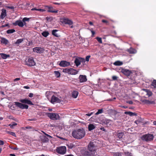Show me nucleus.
Segmentation results:
<instances>
[{
    "instance_id": "f257e3e1",
    "label": "nucleus",
    "mask_w": 156,
    "mask_h": 156,
    "mask_svg": "<svg viewBox=\"0 0 156 156\" xmlns=\"http://www.w3.org/2000/svg\"><path fill=\"white\" fill-rule=\"evenodd\" d=\"M72 135L75 138L80 139L85 136V132L83 129H79L73 131L72 132Z\"/></svg>"
},
{
    "instance_id": "f03ea898",
    "label": "nucleus",
    "mask_w": 156,
    "mask_h": 156,
    "mask_svg": "<svg viewBox=\"0 0 156 156\" xmlns=\"http://www.w3.org/2000/svg\"><path fill=\"white\" fill-rule=\"evenodd\" d=\"M154 138V137L153 134L148 133L143 135L141 137V139L143 141L148 142L152 140Z\"/></svg>"
},
{
    "instance_id": "7ed1b4c3",
    "label": "nucleus",
    "mask_w": 156,
    "mask_h": 156,
    "mask_svg": "<svg viewBox=\"0 0 156 156\" xmlns=\"http://www.w3.org/2000/svg\"><path fill=\"white\" fill-rule=\"evenodd\" d=\"M25 65L29 66H33L35 65L36 63L33 57L27 58L25 61Z\"/></svg>"
},
{
    "instance_id": "20e7f679",
    "label": "nucleus",
    "mask_w": 156,
    "mask_h": 156,
    "mask_svg": "<svg viewBox=\"0 0 156 156\" xmlns=\"http://www.w3.org/2000/svg\"><path fill=\"white\" fill-rule=\"evenodd\" d=\"M96 143L95 142L90 141L88 146V149L90 152H96Z\"/></svg>"
},
{
    "instance_id": "39448f33",
    "label": "nucleus",
    "mask_w": 156,
    "mask_h": 156,
    "mask_svg": "<svg viewBox=\"0 0 156 156\" xmlns=\"http://www.w3.org/2000/svg\"><path fill=\"white\" fill-rule=\"evenodd\" d=\"M56 151L58 154H64L66 152V147L64 146L57 147L56 149Z\"/></svg>"
},
{
    "instance_id": "423d86ee",
    "label": "nucleus",
    "mask_w": 156,
    "mask_h": 156,
    "mask_svg": "<svg viewBox=\"0 0 156 156\" xmlns=\"http://www.w3.org/2000/svg\"><path fill=\"white\" fill-rule=\"evenodd\" d=\"M47 115L51 119L53 120L58 119L60 118L59 115L56 113H48Z\"/></svg>"
},
{
    "instance_id": "0eeeda50",
    "label": "nucleus",
    "mask_w": 156,
    "mask_h": 156,
    "mask_svg": "<svg viewBox=\"0 0 156 156\" xmlns=\"http://www.w3.org/2000/svg\"><path fill=\"white\" fill-rule=\"evenodd\" d=\"M120 70L121 72L127 76H130L132 73L131 71L125 68H121Z\"/></svg>"
},
{
    "instance_id": "6e6552de",
    "label": "nucleus",
    "mask_w": 156,
    "mask_h": 156,
    "mask_svg": "<svg viewBox=\"0 0 156 156\" xmlns=\"http://www.w3.org/2000/svg\"><path fill=\"white\" fill-rule=\"evenodd\" d=\"M61 101L60 99L54 95L51 97L50 101L53 104H54L55 103H60Z\"/></svg>"
},
{
    "instance_id": "1a4fd4ad",
    "label": "nucleus",
    "mask_w": 156,
    "mask_h": 156,
    "mask_svg": "<svg viewBox=\"0 0 156 156\" xmlns=\"http://www.w3.org/2000/svg\"><path fill=\"white\" fill-rule=\"evenodd\" d=\"M62 23L65 24H68L69 26H71L70 27L73 28V26L72 25L73 24V22L71 20H69L68 19L64 18L62 20Z\"/></svg>"
},
{
    "instance_id": "9d476101",
    "label": "nucleus",
    "mask_w": 156,
    "mask_h": 156,
    "mask_svg": "<svg viewBox=\"0 0 156 156\" xmlns=\"http://www.w3.org/2000/svg\"><path fill=\"white\" fill-rule=\"evenodd\" d=\"M59 65L61 67H66L70 65V63L65 60H62L59 63Z\"/></svg>"
},
{
    "instance_id": "9b49d317",
    "label": "nucleus",
    "mask_w": 156,
    "mask_h": 156,
    "mask_svg": "<svg viewBox=\"0 0 156 156\" xmlns=\"http://www.w3.org/2000/svg\"><path fill=\"white\" fill-rule=\"evenodd\" d=\"M33 51L37 53H41L43 52L44 49L41 47H36L33 48Z\"/></svg>"
},
{
    "instance_id": "f8f14e48",
    "label": "nucleus",
    "mask_w": 156,
    "mask_h": 156,
    "mask_svg": "<svg viewBox=\"0 0 156 156\" xmlns=\"http://www.w3.org/2000/svg\"><path fill=\"white\" fill-rule=\"evenodd\" d=\"M20 101L23 103L27 104L29 105H33L32 102L30 101L27 99H21Z\"/></svg>"
},
{
    "instance_id": "ddd939ff",
    "label": "nucleus",
    "mask_w": 156,
    "mask_h": 156,
    "mask_svg": "<svg viewBox=\"0 0 156 156\" xmlns=\"http://www.w3.org/2000/svg\"><path fill=\"white\" fill-rule=\"evenodd\" d=\"M79 79L80 83H83L86 82L87 80L86 76L85 75H80Z\"/></svg>"
},
{
    "instance_id": "4468645a",
    "label": "nucleus",
    "mask_w": 156,
    "mask_h": 156,
    "mask_svg": "<svg viewBox=\"0 0 156 156\" xmlns=\"http://www.w3.org/2000/svg\"><path fill=\"white\" fill-rule=\"evenodd\" d=\"M78 71L76 69H74L73 68H69V74H71L72 75H75L77 74Z\"/></svg>"
},
{
    "instance_id": "2eb2a0df",
    "label": "nucleus",
    "mask_w": 156,
    "mask_h": 156,
    "mask_svg": "<svg viewBox=\"0 0 156 156\" xmlns=\"http://www.w3.org/2000/svg\"><path fill=\"white\" fill-rule=\"evenodd\" d=\"M13 24L15 26L18 25L19 27H23L24 26L23 22L20 20H17L15 23H13Z\"/></svg>"
},
{
    "instance_id": "dca6fc26",
    "label": "nucleus",
    "mask_w": 156,
    "mask_h": 156,
    "mask_svg": "<svg viewBox=\"0 0 156 156\" xmlns=\"http://www.w3.org/2000/svg\"><path fill=\"white\" fill-rule=\"evenodd\" d=\"M95 153L96 152H90V151H86L84 152V154L86 156H95V155H96Z\"/></svg>"
},
{
    "instance_id": "f3484780",
    "label": "nucleus",
    "mask_w": 156,
    "mask_h": 156,
    "mask_svg": "<svg viewBox=\"0 0 156 156\" xmlns=\"http://www.w3.org/2000/svg\"><path fill=\"white\" fill-rule=\"evenodd\" d=\"M48 7V11L49 12H51L52 13H57L58 11V10H55L54 9L53 7L49 6H47Z\"/></svg>"
},
{
    "instance_id": "a211bd4d",
    "label": "nucleus",
    "mask_w": 156,
    "mask_h": 156,
    "mask_svg": "<svg viewBox=\"0 0 156 156\" xmlns=\"http://www.w3.org/2000/svg\"><path fill=\"white\" fill-rule=\"evenodd\" d=\"M142 102L144 104L147 105L154 104L155 103L154 101H150L145 99L142 100Z\"/></svg>"
},
{
    "instance_id": "6ab92c4d",
    "label": "nucleus",
    "mask_w": 156,
    "mask_h": 156,
    "mask_svg": "<svg viewBox=\"0 0 156 156\" xmlns=\"http://www.w3.org/2000/svg\"><path fill=\"white\" fill-rule=\"evenodd\" d=\"M80 59V57H78L76 58L75 60L74 63L77 67L80 64L81 61Z\"/></svg>"
},
{
    "instance_id": "aec40b11",
    "label": "nucleus",
    "mask_w": 156,
    "mask_h": 156,
    "mask_svg": "<svg viewBox=\"0 0 156 156\" xmlns=\"http://www.w3.org/2000/svg\"><path fill=\"white\" fill-rule=\"evenodd\" d=\"M127 51L131 54H135L136 52V51L135 49L131 48L128 49Z\"/></svg>"
},
{
    "instance_id": "412c9836",
    "label": "nucleus",
    "mask_w": 156,
    "mask_h": 156,
    "mask_svg": "<svg viewBox=\"0 0 156 156\" xmlns=\"http://www.w3.org/2000/svg\"><path fill=\"white\" fill-rule=\"evenodd\" d=\"M6 10L5 9H3L2 11V12L0 16V18L2 19L6 16Z\"/></svg>"
},
{
    "instance_id": "4be33fe9",
    "label": "nucleus",
    "mask_w": 156,
    "mask_h": 156,
    "mask_svg": "<svg viewBox=\"0 0 156 156\" xmlns=\"http://www.w3.org/2000/svg\"><path fill=\"white\" fill-rule=\"evenodd\" d=\"M58 30H53L52 31V34L54 35V36L56 37H58L60 36L57 34L56 32L58 31Z\"/></svg>"
},
{
    "instance_id": "5701e85b",
    "label": "nucleus",
    "mask_w": 156,
    "mask_h": 156,
    "mask_svg": "<svg viewBox=\"0 0 156 156\" xmlns=\"http://www.w3.org/2000/svg\"><path fill=\"white\" fill-rule=\"evenodd\" d=\"M1 43L4 44L5 45H6L9 43L8 40L4 38H1Z\"/></svg>"
},
{
    "instance_id": "b1692460",
    "label": "nucleus",
    "mask_w": 156,
    "mask_h": 156,
    "mask_svg": "<svg viewBox=\"0 0 156 156\" xmlns=\"http://www.w3.org/2000/svg\"><path fill=\"white\" fill-rule=\"evenodd\" d=\"M124 114L126 115H128L129 116H132L134 115H136V114L135 113H133L130 112H124Z\"/></svg>"
},
{
    "instance_id": "393cba45",
    "label": "nucleus",
    "mask_w": 156,
    "mask_h": 156,
    "mask_svg": "<svg viewBox=\"0 0 156 156\" xmlns=\"http://www.w3.org/2000/svg\"><path fill=\"white\" fill-rule=\"evenodd\" d=\"M0 55L1 56L2 58L4 59H6L7 58L9 57L10 56L9 55H6V54L1 53H0Z\"/></svg>"
},
{
    "instance_id": "a878e982",
    "label": "nucleus",
    "mask_w": 156,
    "mask_h": 156,
    "mask_svg": "<svg viewBox=\"0 0 156 156\" xmlns=\"http://www.w3.org/2000/svg\"><path fill=\"white\" fill-rule=\"evenodd\" d=\"M95 128V126L93 124H89L88 126V129L89 131H91Z\"/></svg>"
},
{
    "instance_id": "bb28decb",
    "label": "nucleus",
    "mask_w": 156,
    "mask_h": 156,
    "mask_svg": "<svg viewBox=\"0 0 156 156\" xmlns=\"http://www.w3.org/2000/svg\"><path fill=\"white\" fill-rule=\"evenodd\" d=\"M124 135V133L122 132H118L117 134V136L119 139L122 138Z\"/></svg>"
},
{
    "instance_id": "cd10ccee",
    "label": "nucleus",
    "mask_w": 156,
    "mask_h": 156,
    "mask_svg": "<svg viewBox=\"0 0 156 156\" xmlns=\"http://www.w3.org/2000/svg\"><path fill=\"white\" fill-rule=\"evenodd\" d=\"M15 105L17 107H18L22 109L23 106V104L17 102H14Z\"/></svg>"
},
{
    "instance_id": "c85d7f7f",
    "label": "nucleus",
    "mask_w": 156,
    "mask_h": 156,
    "mask_svg": "<svg viewBox=\"0 0 156 156\" xmlns=\"http://www.w3.org/2000/svg\"><path fill=\"white\" fill-rule=\"evenodd\" d=\"M122 62L119 61H117L113 63V64L116 66H120L123 64Z\"/></svg>"
},
{
    "instance_id": "c756f323",
    "label": "nucleus",
    "mask_w": 156,
    "mask_h": 156,
    "mask_svg": "<svg viewBox=\"0 0 156 156\" xmlns=\"http://www.w3.org/2000/svg\"><path fill=\"white\" fill-rule=\"evenodd\" d=\"M41 140L42 142H47L48 141L49 139L45 136H43L41 138Z\"/></svg>"
},
{
    "instance_id": "7c9ffc66",
    "label": "nucleus",
    "mask_w": 156,
    "mask_h": 156,
    "mask_svg": "<svg viewBox=\"0 0 156 156\" xmlns=\"http://www.w3.org/2000/svg\"><path fill=\"white\" fill-rule=\"evenodd\" d=\"M78 95V92L76 91H74L73 92L72 96V97L74 98H76Z\"/></svg>"
},
{
    "instance_id": "2f4dec72",
    "label": "nucleus",
    "mask_w": 156,
    "mask_h": 156,
    "mask_svg": "<svg viewBox=\"0 0 156 156\" xmlns=\"http://www.w3.org/2000/svg\"><path fill=\"white\" fill-rule=\"evenodd\" d=\"M24 40V39L23 38L18 39L16 40V41L15 42V43L16 44H20Z\"/></svg>"
},
{
    "instance_id": "473e14b6",
    "label": "nucleus",
    "mask_w": 156,
    "mask_h": 156,
    "mask_svg": "<svg viewBox=\"0 0 156 156\" xmlns=\"http://www.w3.org/2000/svg\"><path fill=\"white\" fill-rule=\"evenodd\" d=\"M144 90L146 92L147 95L149 97L151 96L152 95V92L149 90L144 89Z\"/></svg>"
},
{
    "instance_id": "72a5a7b5",
    "label": "nucleus",
    "mask_w": 156,
    "mask_h": 156,
    "mask_svg": "<svg viewBox=\"0 0 156 156\" xmlns=\"http://www.w3.org/2000/svg\"><path fill=\"white\" fill-rule=\"evenodd\" d=\"M104 123L107 126H108L111 125V121L109 119H106Z\"/></svg>"
},
{
    "instance_id": "f704fd0d",
    "label": "nucleus",
    "mask_w": 156,
    "mask_h": 156,
    "mask_svg": "<svg viewBox=\"0 0 156 156\" xmlns=\"http://www.w3.org/2000/svg\"><path fill=\"white\" fill-rule=\"evenodd\" d=\"M42 35L44 37H47L49 34V32L46 31L43 32L41 33Z\"/></svg>"
},
{
    "instance_id": "c9c22d12",
    "label": "nucleus",
    "mask_w": 156,
    "mask_h": 156,
    "mask_svg": "<svg viewBox=\"0 0 156 156\" xmlns=\"http://www.w3.org/2000/svg\"><path fill=\"white\" fill-rule=\"evenodd\" d=\"M15 32V30L14 29L8 30L6 31V33L8 34L12 33Z\"/></svg>"
},
{
    "instance_id": "e433bc0d",
    "label": "nucleus",
    "mask_w": 156,
    "mask_h": 156,
    "mask_svg": "<svg viewBox=\"0 0 156 156\" xmlns=\"http://www.w3.org/2000/svg\"><path fill=\"white\" fill-rule=\"evenodd\" d=\"M54 72L56 77H59L60 76V73L59 71H55Z\"/></svg>"
},
{
    "instance_id": "4c0bfd02",
    "label": "nucleus",
    "mask_w": 156,
    "mask_h": 156,
    "mask_svg": "<svg viewBox=\"0 0 156 156\" xmlns=\"http://www.w3.org/2000/svg\"><path fill=\"white\" fill-rule=\"evenodd\" d=\"M123 155L122 153L116 152L113 154L114 156H122Z\"/></svg>"
},
{
    "instance_id": "58836bf2",
    "label": "nucleus",
    "mask_w": 156,
    "mask_h": 156,
    "mask_svg": "<svg viewBox=\"0 0 156 156\" xmlns=\"http://www.w3.org/2000/svg\"><path fill=\"white\" fill-rule=\"evenodd\" d=\"M7 133L8 134H10L13 136L16 137V135L15 133L13 132H10V131H7Z\"/></svg>"
},
{
    "instance_id": "ea45409f",
    "label": "nucleus",
    "mask_w": 156,
    "mask_h": 156,
    "mask_svg": "<svg viewBox=\"0 0 156 156\" xmlns=\"http://www.w3.org/2000/svg\"><path fill=\"white\" fill-rule=\"evenodd\" d=\"M17 125V123L15 122H13V124H10L9 125V126H10V128L11 129H13L14 126H16Z\"/></svg>"
},
{
    "instance_id": "a19ab883",
    "label": "nucleus",
    "mask_w": 156,
    "mask_h": 156,
    "mask_svg": "<svg viewBox=\"0 0 156 156\" xmlns=\"http://www.w3.org/2000/svg\"><path fill=\"white\" fill-rule=\"evenodd\" d=\"M96 39H97V40L98 42H99L100 43H102V41L101 38L97 37L96 38Z\"/></svg>"
},
{
    "instance_id": "79ce46f5",
    "label": "nucleus",
    "mask_w": 156,
    "mask_h": 156,
    "mask_svg": "<svg viewBox=\"0 0 156 156\" xmlns=\"http://www.w3.org/2000/svg\"><path fill=\"white\" fill-rule=\"evenodd\" d=\"M103 112L102 109H99L98 111L95 114V115H98L100 114H101Z\"/></svg>"
},
{
    "instance_id": "37998d69",
    "label": "nucleus",
    "mask_w": 156,
    "mask_h": 156,
    "mask_svg": "<svg viewBox=\"0 0 156 156\" xmlns=\"http://www.w3.org/2000/svg\"><path fill=\"white\" fill-rule=\"evenodd\" d=\"M103 23H105L106 25H109V23L108 21L105 20H103L101 21Z\"/></svg>"
},
{
    "instance_id": "c03bdc74",
    "label": "nucleus",
    "mask_w": 156,
    "mask_h": 156,
    "mask_svg": "<svg viewBox=\"0 0 156 156\" xmlns=\"http://www.w3.org/2000/svg\"><path fill=\"white\" fill-rule=\"evenodd\" d=\"M28 107L29 106L27 105L23 104L22 109H27L28 108Z\"/></svg>"
},
{
    "instance_id": "a18cd8bd",
    "label": "nucleus",
    "mask_w": 156,
    "mask_h": 156,
    "mask_svg": "<svg viewBox=\"0 0 156 156\" xmlns=\"http://www.w3.org/2000/svg\"><path fill=\"white\" fill-rule=\"evenodd\" d=\"M51 93V92L50 91H47L45 93V96L48 99V96L50 94V93Z\"/></svg>"
},
{
    "instance_id": "49530a36",
    "label": "nucleus",
    "mask_w": 156,
    "mask_h": 156,
    "mask_svg": "<svg viewBox=\"0 0 156 156\" xmlns=\"http://www.w3.org/2000/svg\"><path fill=\"white\" fill-rule=\"evenodd\" d=\"M69 69H68V68L63 69L62 70V72L65 73H68V74Z\"/></svg>"
},
{
    "instance_id": "de8ad7c7",
    "label": "nucleus",
    "mask_w": 156,
    "mask_h": 156,
    "mask_svg": "<svg viewBox=\"0 0 156 156\" xmlns=\"http://www.w3.org/2000/svg\"><path fill=\"white\" fill-rule=\"evenodd\" d=\"M152 85L156 88V80H154L152 83Z\"/></svg>"
},
{
    "instance_id": "09e8293b",
    "label": "nucleus",
    "mask_w": 156,
    "mask_h": 156,
    "mask_svg": "<svg viewBox=\"0 0 156 156\" xmlns=\"http://www.w3.org/2000/svg\"><path fill=\"white\" fill-rule=\"evenodd\" d=\"M22 20L23 23H25L26 21H28L29 20V18L24 17L23 19Z\"/></svg>"
},
{
    "instance_id": "8fccbe9b",
    "label": "nucleus",
    "mask_w": 156,
    "mask_h": 156,
    "mask_svg": "<svg viewBox=\"0 0 156 156\" xmlns=\"http://www.w3.org/2000/svg\"><path fill=\"white\" fill-rule=\"evenodd\" d=\"M125 154L127 156H132V154L129 152H125Z\"/></svg>"
},
{
    "instance_id": "3c124183",
    "label": "nucleus",
    "mask_w": 156,
    "mask_h": 156,
    "mask_svg": "<svg viewBox=\"0 0 156 156\" xmlns=\"http://www.w3.org/2000/svg\"><path fill=\"white\" fill-rule=\"evenodd\" d=\"M90 55H87L86 57L85 61H86L87 62H88L89 61V58H90Z\"/></svg>"
},
{
    "instance_id": "603ef678",
    "label": "nucleus",
    "mask_w": 156,
    "mask_h": 156,
    "mask_svg": "<svg viewBox=\"0 0 156 156\" xmlns=\"http://www.w3.org/2000/svg\"><path fill=\"white\" fill-rule=\"evenodd\" d=\"M80 59L81 61V62H85V60L84 58L81 57H80Z\"/></svg>"
},
{
    "instance_id": "864d4df0",
    "label": "nucleus",
    "mask_w": 156,
    "mask_h": 156,
    "mask_svg": "<svg viewBox=\"0 0 156 156\" xmlns=\"http://www.w3.org/2000/svg\"><path fill=\"white\" fill-rule=\"evenodd\" d=\"M126 103L129 104H133V102L131 100L127 101Z\"/></svg>"
},
{
    "instance_id": "5fc2aeb1",
    "label": "nucleus",
    "mask_w": 156,
    "mask_h": 156,
    "mask_svg": "<svg viewBox=\"0 0 156 156\" xmlns=\"http://www.w3.org/2000/svg\"><path fill=\"white\" fill-rule=\"evenodd\" d=\"M9 26V24L7 23V24H5V25H2L1 26V27L2 28H3L5 27H7V26Z\"/></svg>"
},
{
    "instance_id": "6e6d98bb",
    "label": "nucleus",
    "mask_w": 156,
    "mask_h": 156,
    "mask_svg": "<svg viewBox=\"0 0 156 156\" xmlns=\"http://www.w3.org/2000/svg\"><path fill=\"white\" fill-rule=\"evenodd\" d=\"M112 79L113 80H117V77L116 76H113L112 77Z\"/></svg>"
},
{
    "instance_id": "4d7b16f0",
    "label": "nucleus",
    "mask_w": 156,
    "mask_h": 156,
    "mask_svg": "<svg viewBox=\"0 0 156 156\" xmlns=\"http://www.w3.org/2000/svg\"><path fill=\"white\" fill-rule=\"evenodd\" d=\"M100 130H101L103 131H106L105 129L103 126H101V127H100Z\"/></svg>"
},
{
    "instance_id": "13d9d810",
    "label": "nucleus",
    "mask_w": 156,
    "mask_h": 156,
    "mask_svg": "<svg viewBox=\"0 0 156 156\" xmlns=\"http://www.w3.org/2000/svg\"><path fill=\"white\" fill-rule=\"evenodd\" d=\"M36 120H37V119L35 118L32 119H28V120L29 121H36Z\"/></svg>"
},
{
    "instance_id": "bf43d9fd",
    "label": "nucleus",
    "mask_w": 156,
    "mask_h": 156,
    "mask_svg": "<svg viewBox=\"0 0 156 156\" xmlns=\"http://www.w3.org/2000/svg\"><path fill=\"white\" fill-rule=\"evenodd\" d=\"M44 133L45 135H46L48 137H49L50 138H52V137L50 135L45 133Z\"/></svg>"
},
{
    "instance_id": "052dcab7",
    "label": "nucleus",
    "mask_w": 156,
    "mask_h": 156,
    "mask_svg": "<svg viewBox=\"0 0 156 156\" xmlns=\"http://www.w3.org/2000/svg\"><path fill=\"white\" fill-rule=\"evenodd\" d=\"M8 8L9 9H14V7L13 6H8Z\"/></svg>"
},
{
    "instance_id": "680f3d73",
    "label": "nucleus",
    "mask_w": 156,
    "mask_h": 156,
    "mask_svg": "<svg viewBox=\"0 0 156 156\" xmlns=\"http://www.w3.org/2000/svg\"><path fill=\"white\" fill-rule=\"evenodd\" d=\"M93 114V112H91L90 113H87V114H86L85 115H87V116H90L91 115Z\"/></svg>"
},
{
    "instance_id": "e2e57ef3",
    "label": "nucleus",
    "mask_w": 156,
    "mask_h": 156,
    "mask_svg": "<svg viewBox=\"0 0 156 156\" xmlns=\"http://www.w3.org/2000/svg\"><path fill=\"white\" fill-rule=\"evenodd\" d=\"M30 98H32L33 96V94L32 93H30L28 95Z\"/></svg>"
},
{
    "instance_id": "0e129e2a",
    "label": "nucleus",
    "mask_w": 156,
    "mask_h": 156,
    "mask_svg": "<svg viewBox=\"0 0 156 156\" xmlns=\"http://www.w3.org/2000/svg\"><path fill=\"white\" fill-rule=\"evenodd\" d=\"M20 80V78H17L15 79L13 81L14 82L18 80Z\"/></svg>"
},
{
    "instance_id": "69168bd1",
    "label": "nucleus",
    "mask_w": 156,
    "mask_h": 156,
    "mask_svg": "<svg viewBox=\"0 0 156 156\" xmlns=\"http://www.w3.org/2000/svg\"><path fill=\"white\" fill-rule=\"evenodd\" d=\"M45 11V10L44 9H38V11H40L41 12H44Z\"/></svg>"
},
{
    "instance_id": "338daca9",
    "label": "nucleus",
    "mask_w": 156,
    "mask_h": 156,
    "mask_svg": "<svg viewBox=\"0 0 156 156\" xmlns=\"http://www.w3.org/2000/svg\"><path fill=\"white\" fill-rule=\"evenodd\" d=\"M4 144V142L2 140H0V145H3Z\"/></svg>"
},
{
    "instance_id": "774afa93",
    "label": "nucleus",
    "mask_w": 156,
    "mask_h": 156,
    "mask_svg": "<svg viewBox=\"0 0 156 156\" xmlns=\"http://www.w3.org/2000/svg\"><path fill=\"white\" fill-rule=\"evenodd\" d=\"M91 32L92 33V36H93L95 34V32L94 31H93V30H92L91 31Z\"/></svg>"
}]
</instances>
